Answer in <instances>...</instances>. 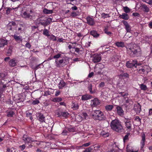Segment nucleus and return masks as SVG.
I'll return each instance as SVG.
<instances>
[{"label": "nucleus", "mask_w": 152, "mask_h": 152, "mask_svg": "<svg viewBox=\"0 0 152 152\" xmlns=\"http://www.w3.org/2000/svg\"><path fill=\"white\" fill-rule=\"evenodd\" d=\"M127 53L130 55H134L138 56L141 54V50L140 47L135 44H130L127 48Z\"/></svg>", "instance_id": "f257e3e1"}, {"label": "nucleus", "mask_w": 152, "mask_h": 152, "mask_svg": "<svg viewBox=\"0 0 152 152\" xmlns=\"http://www.w3.org/2000/svg\"><path fill=\"white\" fill-rule=\"evenodd\" d=\"M110 126L113 130L118 132H121L123 129L121 122L117 119H115L112 121L110 123Z\"/></svg>", "instance_id": "f03ea898"}, {"label": "nucleus", "mask_w": 152, "mask_h": 152, "mask_svg": "<svg viewBox=\"0 0 152 152\" xmlns=\"http://www.w3.org/2000/svg\"><path fill=\"white\" fill-rule=\"evenodd\" d=\"M91 116L96 120L102 121L105 119L103 113L100 110H94L92 111Z\"/></svg>", "instance_id": "7ed1b4c3"}, {"label": "nucleus", "mask_w": 152, "mask_h": 152, "mask_svg": "<svg viewBox=\"0 0 152 152\" xmlns=\"http://www.w3.org/2000/svg\"><path fill=\"white\" fill-rule=\"evenodd\" d=\"M34 15V11L32 10H30L29 11H26L22 13L21 14V16L23 18L31 20L32 19Z\"/></svg>", "instance_id": "20e7f679"}, {"label": "nucleus", "mask_w": 152, "mask_h": 152, "mask_svg": "<svg viewBox=\"0 0 152 152\" xmlns=\"http://www.w3.org/2000/svg\"><path fill=\"white\" fill-rule=\"evenodd\" d=\"M55 63L56 66L58 67H61L66 65L63 58L56 59Z\"/></svg>", "instance_id": "39448f33"}, {"label": "nucleus", "mask_w": 152, "mask_h": 152, "mask_svg": "<svg viewBox=\"0 0 152 152\" xmlns=\"http://www.w3.org/2000/svg\"><path fill=\"white\" fill-rule=\"evenodd\" d=\"M127 130L130 131L131 130V126L132 124H131L130 120L129 118H125L124 120Z\"/></svg>", "instance_id": "423d86ee"}, {"label": "nucleus", "mask_w": 152, "mask_h": 152, "mask_svg": "<svg viewBox=\"0 0 152 152\" xmlns=\"http://www.w3.org/2000/svg\"><path fill=\"white\" fill-rule=\"evenodd\" d=\"M137 62V61L136 60H132V61H129L127 62L126 66L129 68H131L134 66L137 67V66L139 65Z\"/></svg>", "instance_id": "0eeeda50"}, {"label": "nucleus", "mask_w": 152, "mask_h": 152, "mask_svg": "<svg viewBox=\"0 0 152 152\" xmlns=\"http://www.w3.org/2000/svg\"><path fill=\"white\" fill-rule=\"evenodd\" d=\"M100 104V101L97 98H94L91 100V105L92 107H95Z\"/></svg>", "instance_id": "6e6552de"}, {"label": "nucleus", "mask_w": 152, "mask_h": 152, "mask_svg": "<svg viewBox=\"0 0 152 152\" xmlns=\"http://www.w3.org/2000/svg\"><path fill=\"white\" fill-rule=\"evenodd\" d=\"M22 140L25 142V143H31L32 142L34 141L31 138L25 134L23 135L22 137Z\"/></svg>", "instance_id": "1a4fd4ad"}, {"label": "nucleus", "mask_w": 152, "mask_h": 152, "mask_svg": "<svg viewBox=\"0 0 152 152\" xmlns=\"http://www.w3.org/2000/svg\"><path fill=\"white\" fill-rule=\"evenodd\" d=\"M101 57L99 55L95 54L92 57V61L94 63H96L100 61Z\"/></svg>", "instance_id": "9d476101"}, {"label": "nucleus", "mask_w": 152, "mask_h": 152, "mask_svg": "<svg viewBox=\"0 0 152 152\" xmlns=\"http://www.w3.org/2000/svg\"><path fill=\"white\" fill-rule=\"evenodd\" d=\"M147 67L148 66L146 65L140 66L137 69V72L139 74H144L146 70Z\"/></svg>", "instance_id": "9b49d317"}, {"label": "nucleus", "mask_w": 152, "mask_h": 152, "mask_svg": "<svg viewBox=\"0 0 152 152\" xmlns=\"http://www.w3.org/2000/svg\"><path fill=\"white\" fill-rule=\"evenodd\" d=\"M86 20L87 23L90 26H93L95 23L94 20L90 16L87 17Z\"/></svg>", "instance_id": "f8f14e48"}, {"label": "nucleus", "mask_w": 152, "mask_h": 152, "mask_svg": "<svg viewBox=\"0 0 152 152\" xmlns=\"http://www.w3.org/2000/svg\"><path fill=\"white\" fill-rule=\"evenodd\" d=\"M71 107L73 110H77L79 107L78 103L76 102H72Z\"/></svg>", "instance_id": "ddd939ff"}, {"label": "nucleus", "mask_w": 152, "mask_h": 152, "mask_svg": "<svg viewBox=\"0 0 152 152\" xmlns=\"http://www.w3.org/2000/svg\"><path fill=\"white\" fill-rule=\"evenodd\" d=\"M16 23L14 22H10L8 25L7 28L10 30H12L16 27Z\"/></svg>", "instance_id": "4468645a"}, {"label": "nucleus", "mask_w": 152, "mask_h": 152, "mask_svg": "<svg viewBox=\"0 0 152 152\" xmlns=\"http://www.w3.org/2000/svg\"><path fill=\"white\" fill-rule=\"evenodd\" d=\"M122 22L125 26V28L127 32H130L131 31V28L128 23L125 20H123Z\"/></svg>", "instance_id": "2eb2a0df"}, {"label": "nucleus", "mask_w": 152, "mask_h": 152, "mask_svg": "<svg viewBox=\"0 0 152 152\" xmlns=\"http://www.w3.org/2000/svg\"><path fill=\"white\" fill-rule=\"evenodd\" d=\"M116 111L117 114L120 115L122 116L124 114V111L122 108L120 106H118L116 107Z\"/></svg>", "instance_id": "dca6fc26"}, {"label": "nucleus", "mask_w": 152, "mask_h": 152, "mask_svg": "<svg viewBox=\"0 0 152 152\" xmlns=\"http://www.w3.org/2000/svg\"><path fill=\"white\" fill-rule=\"evenodd\" d=\"M16 60L14 58L11 59L9 62V65L11 67H14L17 65Z\"/></svg>", "instance_id": "f3484780"}, {"label": "nucleus", "mask_w": 152, "mask_h": 152, "mask_svg": "<svg viewBox=\"0 0 152 152\" xmlns=\"http://www.w3.org/2000/svg\"><path fill=\"white\" fill-rule=\"evenodd\" d=\"M92 98V96L89 94H85L82 96L81 99L82 101H85L90 99Z\"/></svg>", "instance_id": "a211bd4d"}, {"label": "nucleus", "mask_w": 152, "mask_h": 152, "mask_svg": "<svg viewBox=\"0 0 152 152\" xmlns=\"http://www.w3.org/2000/svg\"><path fill=\"white\" fill-rule=\"evenodd\" d=\"M145 135L144 134H143L142 136V140L140 142V145L142 148L145 146Z\"/></svg>", "instance_id": "6ab92c4d"}, {"label": "nucleus", "mask_w": 152, "mask_h": 152, "mask_svg": "<svg viewBox=\"0 0 152 152\" xmlns=\"http://www.w3.org/2000/svg\"><path fill=\"white\" fill-rule=\"evenodd\" d=\"M7 41L4 39H0V48H3L5 45H7Z\"/></svg>", "instance_id": "aec40b11"}, {"label": "nucleus", "mask_w": 152, "mask_h": 152, "mask_svg": "<svg viewBox=\"0 0 152 152\" xmlns=\"http://www.w3.org/2000/svg\"><path fill=\"white\" fill-rule=\"evenodd\" d=\"M100 134L104 137H107L109 136L108 131L107 130H103L101 132Z\"/></svg>", "instance_id": "412c9836"}, {"label": "nucleus", "mask_w": 152, "mask_h": 152, "mask_svg": "<svg viewBox=\"0 0 152 152\" xmlns=\"http://www.w3.org/2000/svg\"><path fill=\"white\" fill-rule=\"evenodd\" d=\"M69 115V113L67 112H62L59 113L58 115V116H63L65 118H66Z\"/></svg>", "instance_id": "4be33fe9"}, {"label": "nucleus", "mask_w": 152, "mask_h": 152, "mask_svg": "<svg viewBox=\"0 0 152 152\" xmlns=\"http://www.w3.org/2000/svg\"><path fill=\"white\" fill-rule=\"evenodd\" d=\"M9 48L6 51V55L8 56H10L12 54V47L10 46L9 47Z\"/></svg>", "instance_id": "5701e85b"}, {"label": "nucleus", "mask_w": 152, "mask_h": 152, "mask_svg": "<svg viewBox=\"0 0 152 152\" xmlns=\"http://www.w3.org/2000/svg\"><path fill=\"white\" fill-rule=\"evenodd\" d=\"M119 17L124 20H128L129 18V16L128 14L126 13H124L122 15L119 16Z\"/></svg>", "instance_id": "b1692460"}, {"label": "nucleus", "mask_w": 152, "mask_h": 152, "mask_svg": "<svg viewBox=\"0 0 152 152\" xmlns=\"http://www.w3.org/2000/svg\"><path fill=\"white\" fill-rule=\"evenodd\" d=\"M13 37L15 40L17 42L22 41V37L21 36H18L16 34H14Z\"/></svg>", "instance_id": "393cba45"}, {"label": "nucleus", "mask_w": 152, "mask_h": 152, "mask_svg": "<svg viewBox=\"0 0 152 152\" xmlns=\"http://www.w3.org/2000/svg\"><path fill=\"white\" fill-rule=\"evenodd\" d=\"M90 34L94 37H97L99 36V34L97 33V32L94 30L91 31L90 32Z\"/></svg>", "instance_id": "a878e982"}, {"label": "nucleus", "mask_w": 152, "mask_h": 152, "mask_svg": "<svg viewBox=\"0 0 152 152\" xmlns=\"http://www.w3.org/2000/svg\"><path fill=\"white\" fill-rule=\"evenodd\" d=\"M38 119L41 122H45V117L41 113L39 114Z\"/></svg>", "instance_id": "bb28decb"}, {"label": "nucleus", "mask_w": 152, "mask_h": 152, "mask_svg": "<svg viewBox=\"0 0 152 152\" xmlns=\"http://www.w3.org/2000/svg\"><path fill=\"white\" fill-rule=\"evenodd\" d=\"M115 44L118 47H124V43L122 42H117Z\"/></svg>", "instance_id": "cd10ccee"}, {"label": "nucleus", "mask_w": 152, "mask_h": 152, "mask_svg": "<svg viewBox=\"0 0 152 152\" xmlns=\"http://www.w3.org/2000/svg\"><path fill=\"white\" fill-rule=\"evenodd\" d=\"M65 85V83L63 81H61L60 82L58 85V86L59 89H61L64 87Z\"/></svg>", "instance_id": "c85d7f7f"}, {"label": "nucleus", "mask_w": 152, "mask_h": 152, "mask_svg": "<svg viewBox=\"0 0 152 152\" xmlns=\"http://www.w3.org/2000/svg\"><path fill=\"white\" fill-rule=\"evenodd\" d=\"M113 107V106L112 105H107L105 106V108L107 111H111Z\"/></svg>", "instance_id": "c756f323"}, {"label": "nucleus", "mask_w": 152, "mask_h": 152, "mask_svg": "<svg viewBox=\"0 0 152 152\" xmlns=\"http://www.w3.org/2000/svg\"><path fill=\"white\" fill-rule=\"evenodd\" d=\"M115 145H111L109 146L108 148V152H115Z\"/></svg>", "instance_id": "7c9ffc66"}, {"label": "nucleus", "mask_w": 152, "mask_h": 152, "mask_svg": "<svg viewBox=\"0 0 152 152\" xmlns=\"http://www.w3.org/2000/svg\"><path fill=\"white\" fill-rule=\"evenodd\" d=\"M142 7L143 9V11L146 12H147L149 11V9L145 4H143L142 5Z\"/></svg>", "instance_id": "2f4dec72"}, {"label": "nucleus", "mask_w": 152, "mask_h": 152, "mask_svg": "<svg viewBox=\"0 0 152 152\" xmlns=\"http://www.w3.org/2000/svg\"><path fill=\"white\" fill-rule=\"evenodd\" d=\"M139 85L140 86V89L142 90L145 91L148 89L146 86L145 85H144L143 84H141Z\"/></svg>", "instance_id": "473e14b6"}, {"label": "nucleus", "mask_w": 152, "mask_h": 152, "mask_svg": "<svg viewBox=\"0 0 152 152\" xmlns=\"http://www.w3.org/2000/svg\"><path fill=\"white\" fill-rule=\"evenodd\" d=\"M43 12L45 14H51L53 12V11L51 10H48L46 8L44 9L43 10Z\"/></svg>", "instance_id": "72a5a7b5"}, {"label": "nucleus", "mask_w": 152, "mask_h": 152, "mask_svg": "<svg viewBox=\"0 0 152 152\" xmlns=\"http://www.w3.org/2000/svg\"><path fill=\"white\" fill-rule=\"evenodd\" d=\"M92 86L91 84H89L88 85V89L90 91L91 94H94L95 92V91H92Z\"/></svg>", "instance_id": "f704fd0d"}, {"label": "nucleus", "mask_w": 152, "mask_h": 152, "mask_svg": "<svg viewBox=\"0 0 152 152\" xmlns=\"http://www.w3.org/2000/svg\"><path fill=\"white\" fill-rule=\"evenodd\" d=\"M126 149L127 152H137L138 151V150H134L133 149H130L128 145L127 146Z\"/></svg>", "instance_id": "c9c22d12"}, {"label": "nucleus", "mask_w": 152, "mask_h": 152, "mask_svg": "<svg viewBox=\"0 0 152 152\" xmlns=\"http://www.w3.org/2000/svg\"><path fill=\"white\" fill-rule=\"evenodd\" d=\"M14 115V113L12 111H8L7 112V116L8 117H12Z\"/></svg>", "instance_id": "e433bc0d"}, {"label": "nucleus", "mask_w": 152, "mask_h": 152, "mask_svg": "<svg viewBox=\"0 0 152 152\" xmlns=\"http://www.w3.org/2000/svg\"><path fill=\"white\" fill-rule=\"evenodd\" d=\"M101 16L102 18L104 19L107 18H109L110 16L109 14H106L103 13L101 14Z\"/></svg>", "instance_id": "4c0bfd02"}, {"label": "nucleus", "mask_w": 152, "mask_h": 152, "mask_svg": "<svg viewBox=\"0 0 152 152\" xmlns=\"http://www.w3.org/2000/svg\"><path fill=\"white\" fill-rule=\"evenodd\" d=\"M62 100V99L60 97H58L53 99L52 101L54 102H59Z\"/></svg>", "instance_id": "58836bf2"}, {"label": "nucleus", "mask_w": 152, "mask_h": 152, "mask_svg": "<svg viewBox=\"0 0 152 152\" xmlns=\"http://www.w3.org/2000/svg\"><path fill=\"white\" fill-rule=\"evenodd\" d=\"M43 34L46 36H49L50 34L48 30L45 29L43 31Z\"/></svg>", "instance_id": "ea45409f"}, {"label": "nucleus", "mask_w": 152, "mask_h": 152, "mask_svg": "<svg viewBox=\"0 0 152 152\" xmlns=\"http://www.w3.org/2000/svg\"><path fill=\"white\" fill-rule=\"evenodd\" d=\"M104 31L105 33L107 34V35L109 36H111L112 33L108 31L107 27H105L104 28Z\"/></svg>", "instance_id": "a19ab883"}, {"label": "nucleus", "mask_w": 152, "mask_h": 152, "mask_svg": "<svg viewBox=\"0 0 152 152\" xmlns=\"http://www.w3.org/2000/svg\"><path fill=\"white\" fill-rule=\"evenodd\" d=\"M134 109L135 110H137V111H140L141 110V107L139 104H138L136 106H134Z\"/></svg>", "instance_id": "79ce46f5"}, {"label": "nucleus", "mask_w": 152, "mask_h": 152, "mask_svg": "<svg viewBox=\"0 0 152 152\" xmlns=\"http://www.w3.org/2000/svg\"><path fill=\"white\" fill-rule=\"evenodd\" d=\"M123 10L124 12L126 13H129L130 11V9L127 7H124Z\"/></svg>", "instance_id": "37998d69"}, {"label": "nucleus", "mask_w": 152, "mask_h": 152, "mask_svg": "<svg viewBox=\"0 0 152 152\" xmlns=\"http://www.w3.org/2000/svg\"><path fill=\"white\" fill-rule=\"evenodd\" d=\"M68 130L70 132H73L75 131L76 129L75 127H71L68 129Z\"/></svg>", "instance_id": "c03bdc74"}, {"label": "nucleus", "mask_w": 152, "mask_h": 152, "mask_svg": "<svg viewBox=\"0 0 152 152\" xmlns=\"http://www.w3.org/2000/svg\"><path fill=\"white\" fill-rule=\"evenodd\" d=\"M61 54L58 53L57 55L54 56L53 57V58L56 59H60L61 58Z\"/></svg>", "instance_id": "a18cd8bd"}, {"label": "nucleus", "mask_w": 152, "mask_h": 152, "mask_svg": "<svg viewBox=\"0 0 152 152\" xmlns=\"http://www.w3.org/2000/svg\"><path fill=\"white\" fill-rule=\"evenodd\" d=\"M92 149L90 147L87 148L85 151L83 152H91Z\"/></svg>", "instance_id": "49530a36"}, {"label": "nucleus", "mask_w": 152, "mask_h": 152, "mask_svg": "<svg viewBox=\"0 0 152 152\" xmlns=\"http://www.w3.org/2000/svg\"><path fill=\"white\" fill-rule=\"evenodd\" d=\"M39 103V101L37 99H36L34 100L32 102V104L33 105L37 104Z\"/></svg>", "instance_id": "de8ad7c7"}, {"label": "nucleus", "mask_w": 152, "mask_h": 152, "mask_svg": "<svg viewBox=\"0 0 152 152\" xmlns=\"http://www.w3.org/2000/svg\"><path fill=\"white\" fill-rule=\"evenodd\" d=\"M50 39L53 41H56V37L53 35H51L50 37Z\"/></svg>", "instance_id": "09e8293b"}, {"label": "nucleus", "mask_w": 152, "mask_h": 152, "mask_svg": "<svg viewBox=\"0 0 152 152\" xmlns=\"http://www.w3.org/2000/svg\"><path fill=\"white\" fill-rule=\"evenodd\" d=\"M26 147V145L24 144L19 146V148L21 149V151H23V150H24L25 148Z\"/></svg>", "instance_id": "8fccbe9b"}, {"label": "nucleus", "mask_w": 152, "mask_h": 152, "mask_svg": "<svg viewBox=\"0 0 152 152\" xmlns=\"http://www.w3.org/2000/svg\"><path fill=\"white\" fill-rule=\"evenodd\" d=\"M118 58L117 56H115L114 57L112 58V60L113 61H116L118 60Z\"/></svg>", "instance_id": "3c124183"}, {"label": "nucleus", "mask_w": 152, "mask_h": 152, "mask_svg": "<svg viewBox=\"0 0 152 152\" xmlns=\"http://www.w3.org/2000/svg\"><path fill=\"white\" fill-rule=\"evenodd\" d=\"M125 100H126V103H131V102H132V101L129 99L128 98H125Z\"/></svg>", "instance_id": "603ef678"}, {"label": "nucleus", "mask_w": 152, "mask_h": 152, "mask_svg": "<svg viewBox=\"0 0 152 152\" xmlns=\"http://www.w3.org/2000/svg\"><path fill=\"white\" fill-rule=\"evenodd\" d=\"M129 135V133H128L126 135L124 138V141L125 142L126 140H127L128 139V137Z\"/></svg>", "instance_id": "864d4df0"}, {"label": "nucleus", "mask_w": 152, "mask_h": 152, "mask_svg": "<svg viewBox=\"0 0 152 152\" xmlns=\"http://www.w3.org/2000/svg\"><path fill=\"white\" fill-rule=\"evenodd\" d=\"M104 82H101L99 85V88H102L104 86Z\"/></svg>", "instance_id": "5fc2aeb1"}, {"label": "nucleus", "mask_w": 152, "mask_h": 152, "mask_svg": "<svg viewBox=\"0 0 152 152\" xmlns=\"http://www.w3.org/2000/svg\"><path fill=\"white\" fill-rule=\"evenodd\" d=\"M145 1L150 5H152V0H145Z\"/></svg>", "instance_id": "6e6d98bb"}, {"label": "nucleus", "mask_w": 152, "mask_h": 152, "mask_svg": "<svg viewBox=\"0 0 152 152\" xmlns=\"http://www.w3.org/2000/svg\"><path fill=\"white\" fill-rule=\"evenodd\" d=\"M77 15L76 12H73L71 14V16L73 17H75Z\"/></svg>", "instance_id": "4d7b16f0"}, {"label": "nucleus", "mask_w": 152, "mask_h": 152, "mask_svg": "<svg viewBox=\"0 0 152 152\" xmlns=\"http://www.w3.org/2000/svg\"><path fill=\"white\" fill-rule=\"evenodd\" d=\"M12 10V9L10 8H7V9L6 10V13L7 14H9L11 11V10Z\"/></svg>", "instance_id": "13d9d810"}, {"label": "nucleus", "mask_w": 152, "mask_h": 152, "mask_svg": "<svg viewBox=\"0 0 152 152\" xmlns=\"http://www.w3.org/2000/svg\"><path fill=\"white\" fill-rule=\"evenodd\" d=\"M6 75H5L3 73H0V78H1L2 79H4Z\"/></svg>", "instance_id": "bf43d9fd"}, {"label": "nucleus", "mask_w": 152, "mask_h": 152, "mask_svg": "<svg viewBox=\"0 0 152 152\" xmlns=\"http://www.w3.org/2000/svg\"><path fill=\"white\" fill-rule=\"evenodd\" d=\"M52 21V19L51 18H48L46 21L47 24L50 23Z\"/></svg>", "instance_id": "052dcab7"}, {"label": "nucleus", "mask_w": 152, "mask_h": 152, "mask_svg": "<svg viewBox=\"0 0 152 152\" xmlns=\"http://www.w3.org/2000/svg\"><path fill=\"white\" fill-rule=\"evenodd\" d=\"M26 115L27 117H29L30 119L31 120L32 119V113H27L26 114Z\"/></svg>", "instance_id": "680f3d73"}, {"label": "nucleus", "mask_w": 152, "mask_h": 152, "mask_svg": "<svg viewBox=\"0 0 152 152\" xmlns=\"http://www.w3.org/2000/svg\"><path fill=\"white\" fill-rule=\"evenodd\" d=\"M90 144H91L90 142H88V143H86L83 144L82 145V147H83V146L87 147V146H89V145H90Z\"/></svg>", "instance_id": "e2e57ef3"}, {"label": "nucleus", "mask_w": 152, "mask_h": 152, "mask_svg": "<svg viewBox=\"0 0 152 152\" xmlns=\"http://www.w3.org/2000/svg\"><path fill=\"white\" fill-rule=\"evenodd\" d=\"M101 146L100 145H95V146L94 147V148L95 149H99L100 148Z\"/></svg>", "instance_id": "0e129e2a"}, {"label": "nucleus", "mask_w": 152, "mask_h": 152, "mask_svg": "<svg viewBox=\"0 0 152 152\" xmlns=\"http://www.w3.org/2000/svg\"><path fill=\"white\" fill-rule=\"evenodd\" d=\"M25 46L26 48L29 49L31 47V45L28 43H26L25 45Z\"/></svg>", "instance_id": "69168bd1"}, {"label": "nucleus", "mask_w": 152, "mask_h": 152, "mask_svg": "<svg viewBox=\"0 0 152 152\" xmlns=\"http://www.w3.org/2000/svg\"><path fill=\"white\" fill-rule=\"evenodd\" d=\"M135 120L138 122H140V119L138 116H136L135 117Z\"/></svg>", "instance_id": "338daca9"}, {"label": "nucleus", "mask_w": 152, "mask_h": 152, "mask_svg": "<svg viewBox=\"0 0 152 152\" xmlns=\"http://www.w3.org/2000/svg\"><path fill=\"white\" fill-rule=\"evenodd\" d=\"M142 4L141 3L140 4L139 3H137V4L136 7L139 8L141 6H142Z\"/></svg>", "instance_id": "774afa93"}]
</instances>
